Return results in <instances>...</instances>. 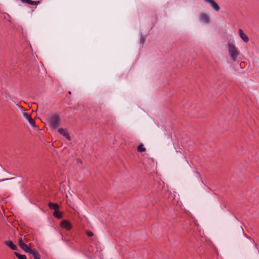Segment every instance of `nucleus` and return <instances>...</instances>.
<instances>
[{"instance_id": "f257e3e1", "label": "nucleus", "mask_w": 259, "mask_h": 259, "mask_svg": "<svg viewBox=\"0 0 259 259\" xmlns=\"http://www.w3.org/2000/svg\"><path fill=\"white\" fill-rule=\"evenodd\" d=\"M228 53L233 61H236L237 59V57L239 55V51L236 47L235 45L233 42H228L227 44Z\"/></svg>"}, {"instance_id": "aec40b11", "label": "nucleus", "mask_w": 259, "mask_h": 259, "mask_svg": "<svg viewBox=\"0 0 259 259\" xmlns=\"http://www.w3.org/2000/svg\"><path fill=\"white\" fill-rule=\"evenodd\" d=\"M22 244H25V243L23 242L22 239L19 240V245L20 247H21V246H22Z\"/></svg>"}, {"instance_id": "6e6552de", "label": "nucleus", "mask_w": 259, "mask_h": 259, "mask_svg": "<svg viewBox=\"0 0 259 259\" xmlns=\"http://www.w3.org/2000/svg\"><path fill=\"white\" fill-rule=\"evenodd\" d=\"M5 244L8 246L10 248L13 250H16L17 249V247L15 245L13 242L11 240H7L5 241Z\"/></svg>"}, {"instance_id": "f3484780", "label": "nucleus", "mask_w": 259, "mask_h": 259, "mask_svg": "<svg viewBox=\"0 0 259 259\" xmlns=\"http://www.w3.org/2000/svg\"><path fill=\"white\" fill-rule=\"evenodd\" d=\"M29 123H30V124L33 126V127H35V121H34V119H32V118H31L30 119H29V120H28Z\"/></svg>"}, {"instance_id": "423d86ee", "label": "nucleus", "mask_w": 259, "mask_h": 259, "mask_svg": "<svg viewBox=\"0 0 259 259\" xmlns=\"http://www.w3.org/2000/svg\"><path fill=\"white\" fill-rule=\"evenodd\" d=\"M239 35L240 37L245 42H247L249 41V38L248 36L244 33L243 31L239 29L238 30Z\"/></svg>"}, {"instance_id": "9d476101", "label": "nucleus", "mask_w": 259, "mask_h": 259, "mask_svg": "<svg viewBox=\"0 0 259 259\" xmlns=\"http://www.w3.org/2000/svg\"><path fill=\"white\" fill-rule=\"evenodd\" d=\"M22 246H21V248L24 250L27 253H30L33 249H31L30 247H29L27 244H22Z\"/></svg>"}, {"instance_id": "20e7f679", "label": "nucleus", "mask_w": 259, "mask_h": 259, "mask_svg": "<svg viewBox=\"0 0 259 259\" xmlns=\"http://www.w3.org/2000/svg\"><path fill=\"white\" fill-rule=\"evenodd\" d=\"M200 20L204 23L208 24L210 22V18L207 14H201L199 17Z\"/></svg>"}, {"instance_id": "39448f33", "label": "nucleus", "mask_w": 259, "mask_h": 259, "mask_svg": "<svg viewBox=\"0 0 259 259\" xmlns=\"http://www.w3.org/2000/svg\"><path fill=\"white\" fill-rule=\"evenodd\" d=\"M60 226L62 228L69 230L71 228L70 223L66 220H63L61 222Z\"/></svg>"}, {"instance_id": "412c9836", "label": "nucleus", "mask_w": 259, "mask_h": 259, "mask_svg": "<svg viewBox=\"0 0 259 259\" xmlns=\"http://www.w3.org/2000/svg\"><path fill=\"white\" fill-rule=\"evenodd\" d=\"M22 3L27 4L28 0H20Z\"/></svg>"}, {"instance_id": "f8f14e48", "label": "nucleus", "mask_w": 259, "mask_h": 259, "mask_svg": "<svg viewBox=\"0 0 259 259\" xmlns=\"http://www.w3.org/2000/svg\"><path fill=\"white\" fill-rule=\"evenodd\" d=\"M54 216L57 219H61L62 217V213L59 211L58 209L54 211Z\"/></svg>"}, {"instance_id": "6ab92c4d", "label": "nucleus", "mask_w": 259, "mask_h": 259, "mask_svg": "<svg viewBox=\"0 0 259 259\" xmlns=\"http://www.w3.org/2000/svg\"><path fill=\"white\" fill-rule=\"evenodd\" d=\"M87 234L89 237H92L93 236V233L91 231H88Z\"/></svg>"}, {"instance_id": "dca6fc26", "label": "nucleus", "mask_w": 259, "mask_h": 259, "mask_svg": "<svg viewBox=\"0 0 259 259\" xmlns=\"http://www.w3.org/2000/svg\"><path fill=\"white\" fill-rule=\"evenodd\" d=\"M23 115L27 120L31 118L30 114L28 113L24 112L23 113Z\"/></svg>"}, {"instance_id": "2eb2a0df", "label": "nucleus", "mask_w": 259, "mask_h": 259, "mask_svg": "<svg viewBox=\"0 0 259 259\" xmlns=\"http://www.w3.org/2000/svg\"><path fill=\"white\" fill-rule=\"evenodd\" d=\"M137 150L140 152H143L146 151V149L144 148V145L143 144L140 145L138 146Z\"/></svg>"}, {"instance_id": "a211bd4d", "label": "nucleus", "mask_w": 259, "mask_h": 259, "mask_svg": "<svg viewBox=\"0 0 259 259\" xmlns=\"http://www.w3.org/2000/svg\"><path fill=\"white\" fill-rule=\"evenodd\" d=\"M140 41V43L141 44H142V45L144 44V42H145V38H144V37L143 35H142L141 36Z\"/></svg>"}, {"instance_id": "0eeeda50", "label": "nucleus", "mask_w": 259, "mask_h": 259, "mask_svg": "<svg viewBox=\"0 0 259 259\" xmlns=\"http://www.w3.org/2000/svg\"><path fill=\"white\" fill-rule=\"evenodd\" d=\"M58 132L61 135H63L66 139H67L68 140H71V138L69 136V134L66 131V130L64 128H59L58 130Z\"/></svg>"}, {"instance_id": "1a4fd4ad", "label": "nucleus", "mask_w": 259, "mask_h": 259, "mask_svg": "<svg viewBox=\"0 0 259 259\" xmlns=\"http://www.w3.org/2000/svg\"><path fill=\"white\" fill-rule=\"evenodd\" d=\"M29 253L32 255L34 259H40V257L39 253L34 249H33Z\"/></svg>"}, {"instance_id": "f03ea898", "label": "nucleus", "mask_w": 259, "mask_h": 259, "mask_svg": "<svg viewBox=\"0 0 259 259\" xmlns=\"http://www.w3.org/2000/svg\"><path fill=\"white\" fill-rule=\"evenodd\" d=\"M50 123L53 128H57L60 124V116L57 114L52 115L50 118Z\"/></svg>"}, {"instance_id": "7ed1b4c3", "label": "nucleus", "mask_w": 259, "mask_h": 259, "mask_svg": "<svg viewBox=\"0 0 259 259\" xmlns=\"http://www.w3.org/2000/svg\"><path fill=\"white\" fill-rule=\"evenodd\" d=\"M204 1L205 3L209 4L215 11L219 12L220 10V6L213 0Z\"/></svg>"}, {"instance_id": "9b49d317", "label": "nucleus", "mask_w": 259, "mask_h": 259, "mask_svg": "<svg viewBox=\"0 0 259 259\" xmlns=\"http://www.w3.org/2000/svg\"><path fill=\"white\" fill-rule=\"evenodd\" d=\"M49 207L51 209H54L55 211L59 208V206L57 204L52 202L49 203Z\"/></svg>"}, {"instance_id": "ddd939ff", "label": "nucleus", "mask_w": 259, "mask_h": 259, "mask_svg": "<svg viewBox=\"0 0 259 259\" xmlns=\"http://www.w3.org/2000/svg\"><path fill=\"white\" fill-rule=\"evenodd\" d=\"M15 254L19 259H28L27 258L26 256L24 254H20L16 252H15Z\"/></svg>"}, {"instance_id": "4468645a", "label": "nucleus", "mask_w": 259, "mask_h": 259, "mask_svg": "<svg viewBox=\"0 0 259 259\" xmlns=\"http://www.w3.org/2000/svg\"><path fill=\"white\" fill-rule=\"evenodd\" d=\"M29 5H38L39 4V1H33L31 0H28L27 3Z\"/></svg>"}]
</instances>
